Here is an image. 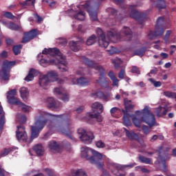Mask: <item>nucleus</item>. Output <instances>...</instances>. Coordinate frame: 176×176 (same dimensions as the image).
I'll return each instance as SVG.
<instances>
[{
  "instance_id": "f8f14e48",
  "label": "nucleus",
  "mask_w": 176,
  "mask_h": 176,
  "mask_svg": "<svg viewBox=\"0 0 176 176\" xmlns=\"http://www.w3.org/2000/svg\"><path fill=\"white\" fill-rule=\"evenodd\" d=\"M115 34L112 32H109L107 34V36L99 37L98 39V45L100 47H104L107 49L108 47V45H109V41H112L113 38H115Z\"/></svg>"
},
{
  "instance_id": "8fccbe9b",
  "label": "nucleus",
  "mask_w": 176,
  "mask_h": 176,
  "mask_svg": "<svg viewBox=\"0 0 176 176\" xmlns=\"http://www.w3.org/2000/svg\"><path fill=\"white\" fill-rule=\"evenodd\" d=\"M96 34L97 35H98L99 38H102L105 36V35L104 34V32H102V30L100 28H98L96 29Z\"/></svg>"
},
{
  "instance_id": "6e6d98bb",
  "label": "nucleus",
  "mask_w": 176,
  "mask_h": 176,
  "mask_svg": "<svg viewBox=\"0 0 176 176\" xmlns=\"http://www.w3.org/2000/svg\"><path fill=\"white\" fill-rule=\"evenodd\" d=\"M96 146L97 148H104L105 146V144L101 140H99L96 142Z\"/></svg>"
},
{
  "instance_id": "ddd939ff",
  "label": "nucleus",
  "mask_w": 176,
  "mask_h": 176,
  "mask_svg": "<svg viewBox=\"0 0 176 176\" xmlns=\"http://www.w3.org/2000/svg\"><path fill=\"white\" fill-rule=\"evenodd\" d=\"M135 8H137V6L135 5H131L129 8V15L131 19H134V20H136L140 23V24H142L141 23V21H142V18L144 16L142 15V13L139 12Z\"/></svg>"
},
{
  "instance_id": "a18cd8bd",
  "label": "nucleus",
  "mask_w": 176,
  "mask_h": 176,
  "mask_svg": "<svg viewBox=\"0 0 176 176\" xmlns=\"http://www.w3.org/2000/svg\"><path fill=\"white\" fill-rule=\"evenodd\" d=\"M21 47H22L21 45H19L13 47V52L16 56H17V54H20Z\"/></svg>"
},
{
  "instance_id": "393cba45",
  "label": "nucleus",
  "mask_w": 176,
  "mask_h": 176,
  "mask_svg": "<svg viewBox=\"0 0 176 176\" xmlns=\"http://www.w3.org/2000/svg\"><path fill=\"white\" fill-rule=\"evenodd\" d=\"M19 93L21 94V97L23 101H27V98H28V89L27 87H21L19 90Z\"/></svg>"
},
{
  "instance_id": "72a5a7b5",
  "label": "nucleus",
  "mask_w": 176,
  "mask_h": 176,
  "mask_svg": "<svg viewBox=\"0 0 176 176\" xmlns=\"http://www.w3.org/2000/svg\"><path fill=\"white\" fill-rule=\"evenodd\" d=\"M15 105H18L19 108H21V111L23 112H28L30 111V107L25 105L24 103L19 101V103L15 104Z\"/></svg>"
},
{
  "instance_id": "c03bdc74",
  "label": "nucleus",
  "mask_w": 176,
  "mask_h": 176,
  "mask_svg": "<svg viewBox=\"0 0 176 176\" xmlns=\"http://www.w3.org/2000/svg\"><path fill=\"white\" fill-rule=\"evenodd\" d=\"M113 64L115 68H119L120 65L122 64V60L119 58H116L113 60Z\"/></svg>"
},
{
  "instance_id": "13d9d810",
  "label": "nucleus",
  "mask_w": 176,
  "mask_h": 176,
  "mask_svg": "<svg viewBox=\"0 0 176 176\" xmlns=\"http://www.w3.org/2000/svg\"><path fill=\"white\" fill-rule=\"evenodd\" d=\"M133 74H137V75H140L141 73L140 72V69H138L137 67L133 66L132 69L131 70Z\"/></svg>"
},
{
  "instance_id": "052dcab7",
  "label": "nucleus",
  "mask_w": 176,
  "mask_h": 176,
  "mask_svg": "<svg viewBox=\"0 0 176 176\" xmlns=\"http://www.w3.org/2000/svg\"><path fill=\"white\" fill-rule=\"evenodd\" d=\"M61 99L65 102H67V101H69V96L68 94H65L62 96Z\"/></svg>"
},
{
  "instance_id": "2f4dec72",
  "label": "nucleus",
  "mask_w": 176,
  "mask_h": 176,
  "mask_svg": "<svg viewBox=\"0 0 176 176\" xmlns=\"http://www.w3.org/2000/svg\"><path fill=\"white\" fill-rule=\"evenodd\" d=\"M8 28L12 30V31H21V26L12 22L10 23L8 25Z\"/></svg>"
},
{
  "instance_id": "79ce46f5",
  "label": "nucleus",
  "mask_w": 176,
  "mask_h": 176,
  "mask_svg": "<svg viewBox=\"0 0 176 176\" xmlns=\"http://www.w3.org/2000/svg\"><path fill=\"white\" fill-rule=\"evenodd\" d=\"M148 81L151 82L155 87H160V86H162V82L160 81H156L153 78H149Z\"/></svg>"
},
{
  "instance_id": "1a4fd4ad",
  "label": "nucleus",
  "mask_w": 176,
  "mask_h": 176,
  "mask_svg": "<svg viewBox=\"0 0 176 176\" xmlns=\"http://www.w3.org/2000/svg\"><path fill=\"white\" fill-rule=\"evenodd\" d=\"M78 134L80 135V140L82 142L85 144H91L92 141L94 140V135L91 131H86L82 128L78 129Z\"/></svg>"
},
{
  "instance_id": "4d7b16f0",
  "label": "nucleus",
  "mask_w": 176,
  "mask_h": 176,
  "mask_svg": "<svg viewBox=\"0 0 176 176\" xmlns=\"http://www.w3.org/2000/svg\"><path fill=\"white\" fill-rule=\"evenodd\" d=\"M34 17L36 19V23H38V24L40 23H42V21H43V18L39 16V15H38V14H34Z\"/></svg>"
},
{
  "instance_id": "39448f33",
  "label": "nucleus",
  "mask_w": 176,
  "mask_h": 176,
  "mask_svg": "<svg viewBox=\"0 0 176 176\" xmlns=\"http://www.w3.org/2000/svg\"><path fill=\"white\" fill-rule=\"evenodd\" d=\"M54 129L58 133H61V134H64L66 137L72 139L71 134L74 133V125H72L71 121L63 120L62 122H58L55 124Z\"/></svg>"
},
{
  "instance_id": "423d86ee",
  "label": "nucleus",
  "mask_w": 176,
  "mask_h": 176,
  "mask_svg": "<svg viewBox=\"0 0 176 176\" xmlns=\"http://www.w3.org/2000/svg\"><path fill=\"white\" fill-rule=\"evenodd\" d=\"M136 115H141L142 116V122L146 123L149 126L150 129L153 127V126H156V119L155 118V114L149 110V107L148 106H145L144 108L142 111H136Z\"/></svg>"
},
{
  "instance_id": "37998d69",
  "label": "nucleus",
  "mask_w": 176,
  "mask_h": 176,
  "mask_svg": "<svg viewBox=\"0 0 176 176\" xmlns=\"http://www.w3.org/2000/svg\"><path fill=\"white\" fill-rule=\"evenodd\" d=\"M48 146H49L50 149H52L53 151H56V149H57V148H58V145L57 144V142H50L48 144Z\"/></svg>"
},
{
  "instance_id": "473e14b6",
  "label": "nucleus",
  "mask_w": 176,
  "mask_h": 176,
  "mask_svg": "<svg viewBox=\"0 0 176 176\" xmlns=\"http://www.w3.org/2000/svg\"><path fill=\"white\" fill-rule=\"evenodd\" d=\"M34 76H35V70L30 69L28 76L25 78L26 82H30V80H34Z\"/></svg>"
},
{
  "instance_id": "9d476101",
  "label": "nucleus",
  "mask_w": 176,
  "mask_h": 176,
  "mask_svg": "<svg viewBox=\"0 0 176 176\" xmlns=\"http://www.w3.org/2000/svg\"><path fill=\"white\" fill-rule=\"evenodd\" d=\"M14 65H16L15 60L9 61L6 60L3 61L1 74L2 79L4 80H9V72H10V68H12V67H14Z\"/></svg>"
},
{
  "instance_id": "412c9836",
  "label": "nucleus",
  "mask_w": 176,
  "mask_h": 176,
  "mask_svg": "<svg viewBox=\"0 0 176 176\" xmlns=\"http://www.w3.org/2000/svg\"><path fill=\"white\" fill-rule=\"evenodd\" d=\"M122 112L124 114L122 124H124L126 127L131 126V123H130V120L129 119V118H131L132 116L129 113L128 111H126V110H122Z\"/></svg>"
},
{
  "instance_id": "5fc2aeb1",
  "label": "nucleus",
  "mask_w": 176,
  "mask_h": 176,
  "mask_svg": "<svg viewBox=\"0 0 176 176\" xmlns=\"http://www.w3.org/2000/svg\"><path fill=\"white\" fill-rule=\"evenodd\" d=\"M171 31L170 30H168L165 34V38H164V41H165V43H168V38H170V35H171Z\"/></svg>"
},
{
  "instance_id": "4c0bfd02",
  "label": "nucleus",
  "mask_w": 176,
  "mask_h": 176,
  "mask_svg": "<svg viewBox=\"0 0 176 176\" xmlns=\"http://www.w3.org/2000/svg\"><path fill=\"white\" fill-rule=\"evenodd\" d=\"M132 122L135 126V127H137L138 129H140L141 128V123L142 121V117L141 118V120H140L138 118H133L132 120Z\"/></svg>"
},
{
  "instance_id": "de8ad7c7",
  "label": "nucleus",
  "mask_w": 176,
  "mask_h": 176,
  "mask_svg": "<svg viewBox=\"0 0 176 176\" xmlns=\"http://www.w3.org/2000/svg\"><path fill=\"white\" fill-rule=\"evenodd\" d=\"M13 147L6 148L4 151L1 153V157H4V156H7V155H9V153L13 151Z\"/></svg>"
},
{
  "instance_id": "20e7f679",
  "label": "nucleus",
  "mask_w": 176,
  "mask_h": 176,
  "mask_svg": "<svg viewBox=\"0 0 176 176\" xmlns=\"http://www.w3.org/2000/svg\"><path fill=\"white\" fill-rule=\"evenodd\" d=\"M99 6L100 3H96L91 1H87L80 3V4L77 6V8H78L80 10H85L87 12L91 21H98V17L97 10H98Z\"/></svg>"
},
{
  "instance_id": "f257e3e1",
  "label": "nucleus",
  "mask_w": 176,
  "mask_h": 176,
  "mask_svg": "<svg viewBox=\"0 0 176 176\" xmlns=\"http://www.w3.org/2000/svg\"><path fill=\"white\" fill-rule=\"evenodd\" d=\"M37 60L43 67L46 65H58V69L61 72H67L68 67L65 56L61 54L57 48H45L42 53L37 56Z\"/></svg>"
},
{
  "instance_id": "69168bd1",
  "label": "nucleus",
  "mask_w": 176,
  "mask_h": 176,
  "mask_svg": "<svg viewBox=\"0 0 176 176\" xmlns=\"http://www.w3.org/2000/svg\"><path fill=\"white\" fill-rule=\"evenodd\" d=\"M6 57H8V52H6V51H3V52L0 54V58H6Z\"/></svg>"
},
{
  "instance_id": "58836bf2",
  "label": "nucleus",
  "mask_w": 176,
  "mask_h": 176,
  "mask_svg": "<svg viewBox=\"0 0 176 176\" xmlns=\"http://www.w3.org/2000/svg\"><path fill=\"white\" fill-rule=\"evenodd\" d=\"M146 52V47H142L139 50H136L134 52L135 56H140V57H142L144 56V53Z\"/></svg>"
},
{
  "instance_id": "c756f323",
  "label": "nucleus",
  "mask_w": 176,
  "mask_h": 176,
  "mask_svg": "<svg viewBox=\"0 0 176 176\" xmlns=\"http://www.w3.org/2000/svg\"><path fill=\"white\" fill-rule=\"evenodd\" d=\"M97 42V36L94 34L91 35L86 41L87 46H91V45H94Z\"/></svg>"
},
{
  "instance_id": "dca6fc26",
  "label": "nucleus",
  "mask_w": 176,
  "mask_h": 176,
  "mask_svg": "<svg viewBox=\"0 0 176 176\" xmlns=\"http://www.w3.org/2000/svg\"><path fill=\"white\" fill-rule=\"evenodd\" d=\"M16 131V137L18 141L20 142L23 141H27L28 136L27 135V132H25V129L23 126H17Z\"/></svg>"
},
{
  "instance_id": "2eb2a0df",
  "label": "nucleus",
  "mask_w": 176,
  "mask_h": 176,
  "mask_svg": "<svg viewBox=\"0 0 176 176\" xmlns=\"http://www.w3.org/2000/svg\"><path fill=\"white\" fill-rule=\"evenodd\" d=\"M135 165V162L130 164L129 165H120L118 164H113V167L116 168V170H112V173L113 174H114V175L124 176V175L119 173V171H123V170H124L125 168H132V167H134V166Z\"/></svg>"
},
{
  "instance_id": "774afa93",
  "label": "nucleus",
  "mask_w": 176,
  "mask_h": 176,
  "mask_svg": "<svg viewBox=\"0 0 176 176\" xmlns=\"http://www.w3.org/2000/svg\"><path fill=\"white\" fill-rule=\"evenodd\" d=\"M27 120V118H25V116H21L20 118H19V122L21 123H25V122H26Z\"/></svg>"
},
{
  "instance_id": "6e6552de",
  "label": "nucleus",
  "mask_w": 176,
  "mask_h": 176,
  "mask_svg": "<svg viewBox=\"0 0 176 176\" xmlns=\"http://www.w3.org/2000/svg\"><path fill=\"white\" fill-rule=\"evenodd\" d=\"M84 63L85 64H86V65H87L89 68L96 69V71H98V72H100V77L99 79L97 80V83H102L103 80H105V71L101 65H98V63L93 62L88 58H86L84 60Z\"/></svg>"
},
{
  "instance_id": "e433bc0d",
  "label": "nucleus",
  "mask_w": 176,
  "mask_h": 176,
  "mask_svg": "<svg viewBox=\"0 0 176 176\" xmlns=\"http://www.w3.org/2000/svg\"><path fill=\"white\" fill-rule=\"evenodd\" d=\"M139 160L141 162V163H144L145 164H151L152 160L151 158H148L144 156H140Z\"/></svg>"
},
{
  "instance_id": "a878e982",
  "label": "nucleus",
  "mask_w": 176,
  "mask_h": 176,
  "mask_svg": "<svg viewBox=\"0 0 176 176\" xmlns=\"http://www.w3.org/2000/svg\"><path fill=\"white\" fill-rule=\"evenodd\" d=\"M0 130L3 129V124H5L6 120H5V112L3 111V108L0 106Z\"/></svg>"
},
{
  "instance_id": "f3484780",
  "label": "nucleus",
  "mask_w": 176,
  "mask_h": 176,
  "mask_svg": "<svg viewBox=\"0 0 176 176\" xmlns=\"http://www.w3.org/2000/svg\"><path fill=\"white\" fill-rule=\"evenodd\" d=\"M47 107L51 108L54 111H60L61 109V103L58 101L54 100L53 98H49L45 101Z\"/></svg>"
},
{
  "instance_id": "0e129e2a",
  "label": "nucleus",
  "mask_w": 176,
  "mask_h": 176,
  "mask_svg": "<svg viewBox=\"0 0 176 176\" xmlns=\"http://www.w3.org/2000/svg\"><path fill=\"white\" fill-rule=\"evenodd\" d=\"M124 74H125L124 70L121 69L120 73L118 74V78L120 79H124Z\"/></svg>"
},
{
  "instance_id": "aec40b11",
  "label": "nucleus",
  "mask_w": 176,
  "mask_h": 176,
  "mask_svg": "<svg viewBox=\"0 0 176 176\" xmlns=\"http://www.w3.org/2000/svg\"><path fill=\"white\" fill-rule=\"evenodd\" d=\"M72 16L76 20H80V21H83V20L86 19V13L83 11L78 10H72L71 12Z\"/></svg>"
},
{
  "instance_id": "3c124183",
  "label": "nucleus",
  "mask_w": 176,
  "mask_h": 176,
  "mask_svg": "<svg viewBox=\"0 0 176 176\" xmlns=\"http://www.w3.org/2000/svg\"><path fill=\"white\" fill-rule=\"evenodd\" d=\"M4 17H6L7 19H10L11 20L14 19V16H13V14L10 12H7L3 14Z\"/></svg>"
},
{
  "instance_id": "603ef678",
  "label": "nucleus",
  "mask_w": 176,
  "mask_h": 176,
  "mask_svg": "<svg viewBox=\"0 0 176 176\" xmlns=\"http://www.w3.org/2000/svg\"><path fill=\"white\" fill-rule=\"evenodd\" d=\"M162 109H163V107L161 106L156 109L155 113L157 118H162V113H160V112H162Z\"/></svg>"
},
{
  "instance_id": "ea45409f",
  "label": "nucleus",
  "mask_w": 176,
  "mask_h": 176,
  "mask_svg": "<svg viewBox=\"0 0 176 176\" xmlns=\"http://www.w3.org/2000/svg\"><path fill=\"white\" fill-rule=\"evenodd\" d=\"M155 6L158 9H164V8H166V2L163 0H159L156 1Z\"/></svg>"
},
{
  "instance_id": "bf43d9fd",
  "label": "nucleus",
  "mask_w": 176,
  "mask_h": 176,
  "mask_svg": "<svg viewBox=\"0 0 176 176\" xmlns=\"http://www.w3.org/2000/svg\"><path fill=\"white\" fill-rule=\"evenodd\" d=\"M142 131L144 133V134H149V129L148 128L147 126L146 125H143L142 127Z\"/></svg>"
},
{
  "instance_id": "09e8293b",
  "label": "nucleus",
  "mask_w": 176,
  "mask_h": 176,
  "mask_svg": "<svg viewBox=\"0 0 176 176\" xmlns=\"http://www.w3.org/2000/svg\"><path fill=\"white\" fill-rule=\"evenodd\" d=\"M54 91L56 94H63V93H64V88L61 87H57L54 89Z\"/></svg>"
},
{
  "instance_id": "7c9ffc66",
  "label": "nucleus",
  "mask_w": 176,
  "mask_h": 176,
  "mask_svg": "<svg viewBox=\"0 0 176 176\" xmlns=\"http://www.w3.org/2000/svg\"><path fill=\"white\" fill-rule=\"evenodd\" d=\"M87 116L89 119H96L97 122H102V117L98 113L93 114L91 113H87Z\"/></svg>"
},
{
  "instance_id": "a211bd4d",
  "label": "nucleus",
  "mask_w": 176,
  "mask_h": 176,
  "mask_svg": "<svg viewBox=\"0 0 176 176\" xmlns=\"http://www.w3.org/2000/svg\"><path fill=\"white\" fill-rule=\"evenodd\" d=\"M17 94V89H11L8 92H7V99L8 100L9 104L12 105H15V104H19L20 100L17 99V98L14 97Z\"/></svg>"
},
{
  "instance_id": "b1692460",
  "label": "nucleus",
  "mask_w": 176,
  "mask_h": 176,
  "mask_svg": "<svg viewBox=\"0 0 176 176\" xmlns=\"http://www.w3.org/2000/svg\"><path fill=\"white\" fill-rule=\"evenodd\" d=\"M33 150L34 151L35 153L38 155V156H42L43 155V153H45V148L43 146H42L41 144H37L34 148Z\"/></svg>"
},
{
  "instance_id": "bb28decb",
  "label": "nucleus",
  "mask_w": 176,
  "mask_h": 176,
  "mask_svg": "<svg viewBox=\"0 0 176 176\" xmlns=\"http://www.w3.org/2000/svg\"><path fill=\"white\" fill-rule=\"evenodd\" d=\"M124 107L125 111L127 112V111H130V109H134L135 104H133L131 100L124 99Z\"/></svg>"
},
{
  "instance_id": "c9c22d12",
  "label": "nucleus",
  "mask_w": 176,
  "mask_h": 176,
  "mask_svg": "<svg viewBox=\"0 0 176 176\" xmlns=\"http://www.w3.org/2000/svg\"><path fill=\"white\" fill-rule=\"evenodd\" d=\"M87 69H85L83 67H79L76 72V75H78L80 76H84V75H87Z\"/></svg>"
},
{
  "instance_id": "c85d7f7f",
  "label": "nucleus",
  "mask_w": 176,
  "mask_h": 176,
  "mask_svg": "<svg viewBox=\"0 0 176 176\" xmlns=\"http://www.w3.org/2000/svg\"><path fill=\"white\" fill-rule=\"evenodd\" d=\"M108 76L112 80L113 86H118L119 79L116 78V76H115V73H113V72H109L108 74Z\"/></svg>"
},
{
  "instance_id": "a19ab883",
  "label": "nucleus",
  "mask_w": 176,
  "mask_h": 176,
  "mask_svg": "<svg viewBox=\"0 0 176 176\" xmlns=\"http://www.w3.org/2000/svg\"><path fill=\"white\" fill-rule=\"evenodd\" d=\"M74 176H87L86 171L83 169H78L75 171Z\"/></svg>"
},
{
  "instance_id": "cd10ccee",
  "label": "nucleus",
  "mask_w": 176,
  "mask_h": 176,
  "mask_svg": "<svg viewBox=\"0 0 176 176\" xmlns=\"http://www.w3.org/2000/svg\"><path fill=\"white\" fill-rule=\"evenodd\" d=\"M124 131L126 133V137L129 138V140H137L138 138V135L134 131H129L127 129L124 128Z\"/></svg>"
},
{
  "instance_id": "680f3d73",
  "label": "nucleus",
  "mask_w": 176,
  "mask_h": 176,
  "mask_svg": "<svg viewBox=\"0 0 176 176\" xmlns=\"http://www.w3.org/2000/svg\"><path fill=\"white\" fill-rule=\"evenodd\" d=\"M78 32H81L82 34L86 32V28H85L82 25H78Z\"/></svg>"
},
{
  "instance_id": "5701e85b",
  "label": "nucleus",
  "mask_w": 176,
  "mask_h": 176,
  "mask_svg": "<svg viewBox=\"0 0 176 176\" xmlns=\"http://www.w3.org/2000/svg\"><path fill=\"white\" fill-rule=\"evenodd\" d=\"M122 32L125 35V41H130L133 38V34L131 33V30L129 27H124L122 28Z\"/></svg>"
},
{
  "instance_id": "4468645a",
  "label": "nucleus",
  "mask_w": 176,
  "mask_h": 176,
  "mask_svg": "<svg viewBox=\"0 0 176 176\" xmlns=\"http://www.w3.org/2000/svg\"><path fill=\"white\" fill-rule=\"evenodd\" d=\"M70 80L67 82L69 85H79L80 86H88L89 81L85 77H80L76 78L75 76H70Z\"/></svg>"
},
{
  "instance_id": "338daca9",
  "label": "nucleus",
  "mask_w": 176,
  "mask_h": 176,
  "mask_svg": "<svg viewBox=\"0 0 176 176\" xmlns=\"http://www.w3.org/2000/svg\"><path fill=\"white\" fill-rule=\"evenodd\" d=\"M119 111V109L118 107H113L110 109V113L111 115H113V113H116Z\"/></svg>"
},
{
  "instance_id": "864d4df0",
  "label": "nucleus",
  "mask_w": 176,
  "mask_h": 176,
  "mask_svg": "<svg viewBox=\"0 0 176 176\" xmlns=\"http://www.w3.org/2000/svg\"><path fill=\"white\" fill-rule=\"evenodd\" d=\"M45 173H47V174L49 176H54V170H53V169H50L49 168H47L45 169Z\"/></svg>"
},
{
  "instance_id": "49530a36",
  "label": "nucleus",
  "mask_w": 176,
  "mask_h": 176,
  "mask_svg": "<svg viewBox=\"0 0 176 176\" xmlns=\"http://www.w3.org/2000/svg\"><path fill=\"white\" fill-rule=\"evenodd\" d=\"M163 96H165V97H168V98H174L175 93L166 91L163 92Z\"/></svg>"
},
{
  "instance_id": "4be33fe9",
  "label": "nucleus",
  "mask_w": 176,
  "mask_h": 176,
  "mask_svg": "<svg viewBox=\"0 0 176 176\" xmlns=\"http://www.w3.org/2000/svg\"><path fill=\"white\" fill-rule=\"evenodd\" d=\"M69 45L71 50H72L73 52H78V50H80L82 42L72 41L69 42Z\"/></svg>"
},
{
  "instance_id": "e2e57ef3",
  "label": "nucleus",
  "mask_w": 176,
  "mask_h": 176,
  "mask_svg": "<svg viewBox=\"0 0 176 176\" xmlns=\"http://www.w3.org/2000/svg\"><path fill=\"white\" fill-rule=\"evenodd\" d=\"M136 168H140V170L142 172V173H144L146 174H148L150 173L149 170L146 169V168H144L142 166H138L136 167Z\"/></svg>"
},
{
  "instance_id": "f03ea898",
  "label": "nucleus",
  "mask_w": 176,
  "mask_h": 176,
  "mask_svg": "<svg viewBox=\"0 0 176 176\" xmlns=\"http://www.w3.org/2000/svg\"><path fill=\"white\" fill-rule=\"evenodd\" d=\"M47 116L57 117L60 116H54L53 114L46 113V111H43L42 110L38 111L35 116L36 122L34 125L32 126L31 127L32 140H34V138H38L39 136V133H41V130L45 127L46 124V118H47Z\"/></svg>"
},
{
  "instance_id": "6ab92c4d",
  "label": "nucleus",
  "mask_w": 176,
  "mask_h": 176,
  "mask_svg": "<svg viewBox=\"0 0 176 176\" xmlns=\"http://www.w3.org/2000/svg\"><path fill=\"white\" fill-rule=\"evenodd\" d=\"M36 35H38L36 30H32L30 32L25 33L22 40V43H27L28 42H30V41L34 39V38H35Z\"/></svg>"
},
{
  "instance_id": "9b49d317",
  "label": "nucleus",
  "mask_w": 176,
  "mask_h": 176,
  "mask_svg": "<svg viewBox=\"0 0 176 176\" xmlns=\"http://www.w3.org/2000/svg\"><path fill=\"white\" fill-rule=\"evenodd\" d=\"M164 24V17H159L157 20V24L155 25V30L154 32H150L148 34V36L151 39H152V35H154V36H162L163 34H164V30L163 28H160L161 25H163Z\"/></svg>"
},
{
  "instance_id": "0eeeda50",
  "label": "nucleus",
  "mask_w": 176,
  "mask_h": 176,
  "mask_svg": "<svg viewBox=\"0 0 176 176\" xmlns=\"http://www.w3.org/2000/svg\"><path fill=\"white\" fill-rule=\"evenodd\" d=\"M58 79V74L56 72H49L46 75L41 76L38 83L43 89H47L49 83L56 82Z\"/></svg>"
},
{
  "instance_id": "7ed1b4c3",
  "label": "nucleus",
  "mask_w": 176,
  "mask_h": 176,
  "mask_svg": "<svg viewBox=\"0 0 176 176\" xmlns=\"http://www.w3.org/2000/svg\"><path fill=\"white\" fill-rule=\"evenodd\" d=\"M80 156L82 159L88 160L91 164H96L98 168H102L103 165L100 162V160H102V154L96 150L82 146L80 148Z\"/></svg>"
},
{
  "instance_id": "f704fd0d",
  "label": "nucleus",
  "mask_w": 176,
  "mask_h": 176,
  "mask_svg": "<svg viewBox=\"0 0 176 176\" xmlns=\"http://www.w3.org/2000/svg\"><path fill=\"white\" fill-rule=\"evenodd\" d=\"M91 108L92 109H94V111H101V112H102V104L98 102H94L92 105H91Z\"/></svg>"
}]
</instances>
